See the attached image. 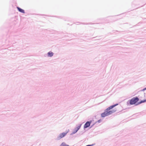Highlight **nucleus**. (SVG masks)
<instances>
[{"label": "nucleus", "mask_w": 146, "mask_h": 146, "mask_svg": "<svg viewBox=\"0 0 146 146\" xmlns=\"http://www.w3.org/2000/svg\"><path fill=\"white\" fill-rule=\"evenodd\" d=\"M118 104H115V105L111 106L107 108L104 112L101 114V116L102 117H104L115 112L116 111V110H110L114 108V107L117 105Z\"/></svg>", "instance_id": "nucleus-1"}, {"label": "nucleus", "mask_w": 146, "mask_h": 146, "mask_svg": "<svg viewBox=\"0 0 146 146\" xmlns=\"http://www.w3.org/2000/svg\"><path fill=\"white\" fill-rule=\"evenodd\" d=\"M139 100V99L137 97L133 98L130 100V104L131 105L135 104Z\"/></svg>", "instance_id": "nucleus-2"}, {"label": "nucleus", "mask_w": 146, "mask_h": 146, "mask_svg": "<svg viewBox=\"0 0 146 146\" xmlns=\"http://www.w3.org/2000/svg\"><path fill=\"white\" fill-rule=\"evenodd\" d=\"M69 131V130H68V131H67L66 132H63L62 133H60L59 136L58 137V139H61V138L63 137H64L68 133V132Z\"/></svg>", "instance_id": "nucleus-3"}, {"label": "nucleus", "mask_w": 146, "mask_h": 146, "mask_svg": "<svg viewBox=\"0 0 146 146\" xmlns=\"http://www.w3.org/2000/svg\"><path fill=\"white\" fill-rule=\"evenodd\" d=\"M91 122V121H87L85 124L84 126V128H86L90 126V124Z\"/></svg>", "instance_id": "nucleus-4"}, {"label": "nucleus", "mask_w": 146, "mask_h": 146, "mask_svg": "<svg viewBox=\"0 0 146 146\" xmlns=\"http://www.w3.org/2000/svg\"><path fill=\"white\" fill-rule=\"evenodd\" d=\"M81 126V124H80L77 127L75 128L74 129V131L73 132V133H76L80 129Z\"/></svg>", "instance_id": "nucleus-5"}, {"label": "nucleus", "mask_w": 146, "mask_h": 146, "mask_svg": "<svg viewBox=\"0 0 146 146\" xmlns=\"http://www.w3.org/2000/svg\"><path fill=\"white\" fill-rule=\"evenodd\" d=\"M17 8L20 12L23 13H25V11L24 10L20 8L19 7H17Z\"/></svg>", "instance_id": "nucleus-6"}, {"label": "nucleus", "mask_w": 146, "mask_h": 146, "mask_svg": "<svg viewBox=\"0 0 146 146\" xmlns=\"http://www.w3.org/2000/svg\"><path fill=\"white\" fill-rule=\"evenodd\" d=\"M48 56H49V57H51L53 55V53L51 52H49L48 53Z\"/></svg>", "instance_id": "nucleus-7"}, {"label": "nucleus", "mask_w": 146, "mask_h": 146, "mask_svg": "<svg viewBox=\"0 0 146 146\" xmlns=\"http://www.w3.org/2000/svg\"><path fill=\"white\" fill-rule=\"evenodd\" d=\"M60 146H69L68 145L66 144L65 143L63 142L60 145Z\"/></svg>", "instance_id": "nucleus-8"}, {"label": "nucleus", "mask_w": 146, "mask_h": 146, "mask_svg": "<svg viewBox=\"0 0 146 146\" xmlns=\"http://www.w3.org/2000/svg\"><path fill=\"white\" fill-rule=\"evenodd\" d=\"M146 102V99L145 100H141V102H139V104H141L142 103H144Z\"/></svg>", "instance_id": "nucleus-9"}, {"label": "nucleus", "mask_w": 146, "mask_h": 146, "mask_svg": "<svg viewBox=\"0 0 146 146\" xmlns=\"http://www.w3.org/2000/svg\"><path fill=\"white\" fill-rule=\"evenodd\" d=\"M146 90V88H144V89H143V90H142L141 91H144V90Z\"/></svg>", "instance_id": "nucleus-10"}]
</instances>
